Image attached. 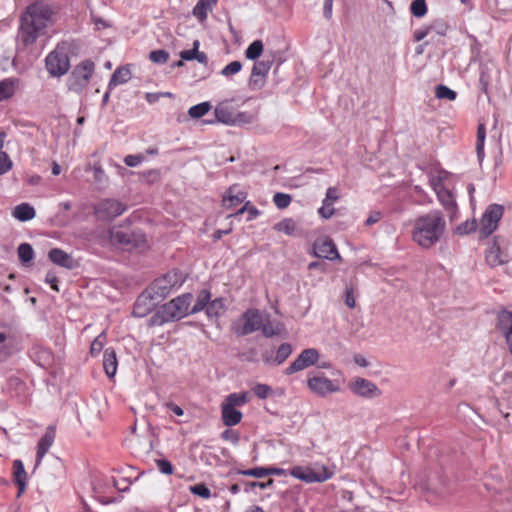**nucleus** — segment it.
<instances>
[{"instance_id": "1", "label": "nucleus", "mask_w": 512, "mask_h": 512, "mask_svg": "<svg viewBox=\"0 0 512 512\" xmlns=\"http://www.w3.org/2000/svg\"><path fill=\"white\" fill-rule=\"evenodd\" d=\"M52 10L44 2L30 4L21 14L18 29V41L27 47L35 43L37 38L44 33L51 20Z\"/></svg>"}, {"instance_id": "2", "label": "nucleus", "mask_w": 512, "mask_h": 512, "mask_svg": "<svg viewBox=\"0 0 512 512\" xmlns=\"http://www.w3.org/2000/svg\"><path fill=\"white\" fill-rule=\"evenodd\" d=\"M445 231L446 220L443 214L434 210L414 220L411 236L420 247L429 249L442 239Z\"/></svg>"}, {"instance_id": "3", "label": "nucleus", "mask_w": 512, "mask_h": 512, "mask_svg": "<svg viewBox=\"0 0 512 512\" xmlns=\"http://www.w3.org/2000/svg\"><path fill=\"white\" fill-rule=\"evenodd\" d=\"M193 300L191 293H184L171 301L163 304L150 318L151 325L162 326L165 323L179 321L190 313V305Z\"/></svg>"}, {"instance_id": "4", "label": "nucleus", "mask_w": 512, "mask_h": 512, "mask_svg": "<svg viewBox=\"0 0 512 512\" xmlns=\"http://www.w3.org/2000/svg\"><path fill=\"white\" fill-rule=\"evenodd\" d=\"M259 330L265 337L278 335L281 331L278 325L274 326L270 322H265L261 311L254 308L247 309L234 328L238 336L249 335Z\"/></svg>"}, {"instance_id": "5", "label": "nucleus", "mask_w": 512, "mask_h": 512, "mask_svg": "<svg viewBox=\"0 0 512 512\" xmlns=\"http://www.w3.org/2000/svg\"><path fill=\"white\" fill-rule=\"evenodd\" d=\"M187 275L179 270L172 269L162 276L156 278L147 290L154 296L156 301H162L173 291L179 289L186 281Z\"/></svg>"}, {"instance_id": "6", "label": "nucleus", "mask_w": 512, "mask_h": 512, "mask_svg": "<svg viewBox=\"0 0 512 512\" xmlns=\"http://www.w3.org/2000/svg\"><path fill=\"white\" fill-rule=\"evenodd\" d=\"M69 47L66 43L58 44L45 59L48 73L52 77H61L70 69Z\"/></svg>"}, {"instance_id": "7", "label": "nucleus", "mask_w": 512, "mask_h": 512, "mask_svg": "<svg viewBox=\"0 0 512 512\" xmlns=\"http://www.w3.org/2000/svg\"><path fill=\"white\" fill-rule=\"evenodd\" d=\"M109 240L113 245H117L127 251L142 248L146 243L145 236L140 231L120 228L109 230Z\"/></svg>"}, {"instance_id": "8", "label": "nucleus", "mask_w": 512, "mask_h": 512, "mask_svg": "<svg viewBox=\"0 0 512 512\" xmlns=\"http://www.w3.org/2000/svg\"><path fill=\"white\" fill-rule=\"evenodd\" d=\"M94 69L95 64L91 60H84L75 66L67 78L68 89L76 93H81L88 85Z\"/></svg>"}, {"instance_id": "9", "label": "nucleus", "mask_w": 512, "mask_h": 512, "mask_svg": "<svg viewBox=\"0 0 512 512\" xmlns=\"http://www.w3.org/2000/svg\"><path fill=\"white\" fill-rule=\"evenodd\" d=\"M334 472L321 464L313 466H296L290 475L306 483H321L332 478Z\"/></svg>"}, {"instance_id": "10", "label": "nucleus", "mask_w": 512, "mask_h": 512, "mask_svg": "<svg viewBox=\"0 0 512 512\" xmlns=\"http://www.w3.org/2000/svg\"><path fill=\"white\" fill-rule=\"evenodd\" d=\"M308 388L316 395L325 397L329 394L340 391V385L337 380H330L322 373H317L307 380Z\"/></svg>"}, {"instance_id": "11", "label": "nucleus", "mask_w": 512, "mask_h": 512, "mask_svg": "<svg viewBox=\"0 0 512 512\" xmlns=\"http://www.w3.org/2000/svg\"><path fill=\"white\" fill-rule=\"evenodd\" d=\"M126 211V206L115 199H104L95 207L96 215L102 220L114 219Z\"/></svg>"}, {"instance_id": "12", "label": "nucleus", "mask_w": 512, "mask_h": 512, "mask_svg": "<svg viewBox=\"0 0 512 512\" xmlns=\"http://www.w3.org/2000/svg\"><path fill=\"white\" fill-rule=\"evenodd\" d=\"M19 351L16 335L9 329H0V362L6 361Z\"/></svg>"}, {"instance_id": "13", "label": "nucleus", "mask_w": 512, "mask_h": 512, "mask_svg": "<svg viewBox=\"0 0 512 512\" xmlns=\"http://www.w3.org/2000/svg\"><path fill=\"white\" fill-rule=\"evenodd\" d=\"M348 388L355 395L364 398H374L380 395V390L373 382L361 377H357L350 381Z\"/></svg>"}, {"instance_id": "14", "label": "nucleus", "mask_w": 512, "mask_h": 512, "mask_svg": "<svg viewBox=\"0 0 512 512\" xmlns=\"http://www.w3.org/2000/svg\"><path fill=\"white\" fill-rule=\"evenodd\" d=\"M160 301H156L154 296L147 288L137 297L132 314L135 317L142 318L148 315Z\"/></svg>"}, {"instance_id": "15", "label": "nucleus", "mask_w": 512, "mask_h": 512, "mask_svg": "<svg viewBox=\"0 0 512 512\" xmlns=\"http://www.w3.org/2000/svg\"><path fill=\"white\" fill-rule=\"evenodd\" d=\"M319 352L315 348L304 349L297 358L290 364V373L302 371L316 364L319 359Z\"/></svg>"}, {"instance_id": "16", "label": "nucleus", "mask_w": 512, "mask_h": 512, "mask_svg": "<svg viewBox=\"0 0 512 512\" xmlns=\"http://www.w3.org/2000/svg\"><path fill=\"white\" fill-rule=\"evenodd\" d=\"M313 249L316 257L328 260L341 259L336 245L330 238L318 239L315 241Z\"/></svg>"}, {"instance_id": "17", "label": "nucleus", "mask_w": 512, "mask_h": 512, "mask_svg": "<svg viewBox=\"0 0 512 512\" xmlns=\"http://www.w3.org/2000/svg\"><path fill=\"white\" fill-rule=\"evenodd\" d=\"M271 67V62L269 60H261L256 61L253 65L249 85L252 89H259L264 84V78L268 74Z\"/></svg>"}, {"instance_id": "18", "label": "nucleus", "mask_w": 512, "mask_h": 512, "mask_svg": "<svg viewBox=\"0 0 512 512\" xmlns=\"http://www.w3.org/2000/svg\"><path fill=\"white\" fill-rule=\"evenodd\" d=\"M29 356L34 363L42 368H48L54 361L52 352L40 344H35L31 347Z\"/></svg>"}, {"instance_id": "19", "label": "nucleus", "mask_w": 512, "mask_h": 512, "mask_svg": "<svg viewBox=\"0 0 512 512\" xmlns=\"http://www.w3.org/2000/svg\"><path fill=\"white\" fill-rule=\"evenodd\" d=\"M56 436L55 426L50 425L46 428L44 435L38 442L37 446V455H36V463L35 466H39L43 457L46 455L52 444L54 443Z\"/></svg>"}, {"instance_id": "20", "label": "nucleus", "mask_w": 512, "mask_h": 512, "mask_svg": "<svg viewBox=\"0 0 512 512\" xmlns=\"http://www.w3.org/2000/svg\"><path fill=\"white\" fill-rule=\"evenodd\" d=\"M48 257L54 264L69 270L75 269L78 266L77 260L60 248L51 249L48 252Z\"/></svg>"}, {"instance_id": "21", "label": "nucleus", "mask_w": 512, "mask_h": 512, "mask_svg": "<svg viewBox=\"0 0 512 512\" xmlns=\"http://www.w3.org/2000/svg\"><path fill=\"white\" fill-rule=\"evenodd\" d=\"M214 114L218 122L235 125L236 111L228 101L219 103L214 109Z\"/></svg>"}, {"instance_id": "22", "label": "nucleus", "mask_w": 512, "mask_h": 512, "mask_svg": "<svg viewBox=\"0 0 512 512\" xmlns=\"http://www.w3.org/2000/svg\"><path fill=\"white\" fill-rule=\"evenodd\" d=\"M246 197L247 194L244 191H241L236 185H233L227 190L222 202L225 207L230 208L244 202Z\"/></svg>"}, {"instance_id": "23", "label": "nucleus", "mask_w": 512, "mask_h": 512, "mask_svg": "<svg viewBox=\"0 0 512 512\" xmlns=\"http://www.w3.org/2000/svg\"><path fill=\"white\" fill-rule=\"evenodd\" d=\"M14 469V482L18 486L17 497H20L26 489L27 474L24 468V464L21 460L17 459L13 462Z\"/></svg>"}, {"instance_id": "24", "label": "nucleus", "mask_w": 512, "mask_h": 512, "mask_svg": "<svg viewBox=\"0 0 512 512\" xmlns=\"http://www.w3.org/2000/svg\"><path fill=\"white\" fill-rule=\"evenodd\" d=\"M118 361L113 348L109 347L104 350L103 368L109 378H113L117 372Z\"/></svg>"}, {"instance_id": "25", "label": "nucleus", "mask_w": 512, "mask_h": 512, "mask_svg": "<svg viewBox=\"0 0 512 512\" xmlns=\"http://www.w3.org/2000/svg\"><path fill=\"white\" fill-rule=\"evenodd\" d=\"M221 416L224 425L229 427L237 425L242 419V413L239 410L223 403L221 405Z\"/></svg>"}, {"instance_id": "26", "label": "nucleus", "mask_w": 512, "mask_h": 512, "mask_svg": "<svg viewBox=\"0 0 512 512\" xmlns=\"http://www.w3.org/2000/svg\"><path fill=\"white\" fill-rule=\"evenodd\" d=\"M499 328L504 334L512 354V312H503L499 316Z\"/></svg>"}, {"instance_id": "27", "label": "nucleus", "mask_w": 512, "mask_h": 512, "mask_svg": "<svg viewBox=\"0 0 512 512\" xmlns=\"http://www.w3.org/2000/svg\"><path fill=\"white\" fill-rule=\"evenodd\" d=\"M35 214L36 212L34 207L28 203H21L15 206L12 211L13 217L21 222L32 220L35 217Z\"/></svg>"}, {"instance_id": "28", "label": "nucleus", "mask_w": 512, "mask_h": 512, "mask_svg": "<svg viewBox=\"0 0 512 512\" xmlns=\"http://www.w3.org/2000/svg\"><path fill=\"white\" fill-rule=\"evenodd\" d=\"M131 79V71L127 67L117 68L108 83L109 89H113L119 85L127 83Z\"/></svg>"}, {"instance_id": "29", "label": "nucleus", "mask_w": 512, "mask_h": 512, "mask_svg": "<svg viewBox=\"0 0 512 512\" xmlns=\"http://www.w3.org/2000/svg\"><path fill=\"white\" fill-rule=\"evenodd\" d=\"M439 202L443 205V207L450 213H454L457 208V204L455 201V197L451 190L446 187L436 193Z\"/></svg>"}, {"instance_id": "30", "label": "nucleus", "mask_w": 512, "mask_h": 512, "mask_svg": "<svg viewBox=\"0 0 512 512\" xmlns=\"http://www.w3.org/2000/svg\"><path fill=\"white\" fill-rule=\"evenodd\" d=\"M448 177V172L445 170H438L428 174L429 183L435 193L442 191L445 188L444 181Z\"/></svg>"}, {"instance_id": "31", "label": "nucleus", "mask_w": 512, "mask_h": 512, "mask_svg": "<svg viewBox=\"0 0 512 512\" xmlns=\"http://www.w3.org/2000/svg\"><path fill=\"white\" fill-rule=\"evenodd\" d=\"M210 299H211L210 292L206 289L201 290L197 295L196 303L190 309V313L196 314V313L206 309Z\"/></svg>"}, {"instance_id": "32", "label": "nucleus", "mask_w": 512, "mask_h": 512, "mask_svg": "<svg viewBox=\"0 0 512 512\" xmlns=\"http://www.w3.org/2000/svg\"><path fill=\"white\" fill-rule=\"evenodd\" d=\"M486 138V130L484 124H479L477 129V141H476V152L479 162L481 163L484 159V143Z\"/></svg>"}, {"instance_id": "33", "label": "nucleus", "mask_w": 512, "mask_h": 512, "mask_svg": "<svg viewBox=\"0 0 512 512\" xmlns=\"http://www.w3.org/2000/svg\"><path fill=\"white\" fill-rule=\"evenodd\" d=\"M249 401L248 393H231L226 398L223 404L236 408V406H242Z\"/></svg>"}, {"instance_id": "34", "label": "nucleus", "mask_w": 512, "mask_h": 512, "mask_svg": "<svg viewBox=\"0 0 512 512\" xmlns=\"http://www.w3.org/2000/svg\"><path fill=\"white\" fill-rule=\"evenodd\" d=\"M18 257L20 261L26 265L30 263L34 258V250L29 243H22L17 249Z\"/></svg>"}, {"instance_id": "35", "label": "nucleus", "mask_w": 512, "mask_h": 512, "mask_svg": "<svg viewBox=\"0 0 512 512\" xmlns=\"http://www.w3.org/2000/svg\"><path fill=\"white\" fill-rule=\"evenodd\" d=\"M486 262L491 266L495 267L501 265L505 260L501 257V251L498 246L491 247L486 253Z\"/></svg>"}, {"instance_id": "36", "label": "nucleus", "mask_w": 512, "mask_h": 512, "mask_svg": "<svg viewBox=\"0 0 512 512\" xmlns=\"http://www.w3.org/2000/svg\"><path fill=\"white\" fill-rule=\"evenodd\" d=\"M224 310V301L222 298H216L214 300H210L205 311L209 318L218 317L220 313Z\"/></svg>"}, {"instance_id": "37", "label": "nucleus", "mask_w": 512, "mask_h": 512, "mask_svg": "<svg viewBox=\"0 0 512 512\" xmlns=\"http://www.w3.org/2000/svg\"><path fill=\"white\" fill-rule=\"evenodd\" d=\"M497 228V225L493 223V221L483 214L480 223H479V233L482 237H488L491 235Z\"/></svg>"}, {"instance_id": "38", "label": "nucleus", "mask_w": 512, "mask_h": 512, "mask_svg": "<svg viewBox=\"0 0 512 512\" xmlns=\"http://www.w3.org/2000/svg\"><path fill=\"white\" fill-rule=\"evenodd\" d=\"M180 57L183 61L196 60L200 64L207 65L208 57L205 53H195L193 50H183L180 52Z\"/></svg>"}, {"instance_id": "39", "label": "nucleus", "mask_w": 512, "mask_h": 512, "mask_svg": "<svg viewBox=\"0 0 512 512\" xmlns=\"http://www.w3.org/2000/svg\"><path fill=\"white\" fill-rule=\"evenodd\" d=\"M263 52V43L261 40L253 41L246 49L245 56L249 60H256Z\"/></svg>"}, {"instance_id": "40", "label": "nucleus", "mask_w": 512, "mask_h": 512, "mask_svg": "<svg viewBox=\"0 0 512 512\" xmlns=\"http://www.w3.org/2000/svg\"><path fill=\"white\" fill-rule=\"evenodd\" d=\"M503 213H504V208L503 206L501 205H498V204H491L487 207L486 211L484 212V214L489 217L494 224H496L498 226V222L500 221V219L502 218L503 216Z\"/></svg>"}, {"instance_id": "41", "label": "nucleus", "mask_w": 512, "mask_h": 512, "mask_svg": "<svg viewBox=\"0 0 512 512\" xmlns=\"http://www.w3.org/2000/svg\"><path fill=\"white\" fill-rule=\"evenodd\" d=\"M211 105L209 102H202L197 105L190 107L188 114L191 118L199 119L209 112Z\"/></svg>"}, {"instance_id": "42", "label": "nucleus", "mask_w": 512, "mask_h": 512, "mask_svg": "<svg viewBox=\"0 0 512 512\" xmlns=\"http://www.w3.org/2000/svg\"><path fill=\"white\" fill-rule=\"evenodd\" d=\"M14 94V83L9 79L0 81V101L9 99Z\"/></svg>"}, {"instance_id": "43", "label": "nucleus", "mask_w": 512, "mask_h": 512, "mask_svg": "<svg viewBox=\"0 0 512 512\" xmlns=\"http://www.w3.org/2000/svg\"><path fill=\"white\" fill-rule=\"evenodd\" d=\"M106 342V333L101 332L91 343L90 354L92 356L98 355L102 350Z\"/></svg>"}, {"instance_id": "44", "label": "nucleus", "mask_w": 512, "mask_h": 512, "mask_svg": "<svg viewBox=\"0 0 512 512\" xmlns=\"http://www.w3.org/2000/svg\"><path fill=\"white\" fill-rule=\"evenodd\" d=\"M410 11L414 17L421 18L427 13V5L423 0H413L410 5Z\"/></svg>"}, {"instance_id": "45", "label": "nucleus", "mask_w": 512, "mask_h": 512, "mask_svg": "<svg viewBox=\"0 0 512 512\" xmlns=\"http://www.w3.org/2000/svg\"><path fill=\"white\" fill-rule=\"evenodd\" d=\"M456 96V92L445 85H438L436 87V97L438 99L453 101L456 99Z\"/></svg>"}, {"instance_id": "46", "label": "nucleus", "mask_w": 512, "mask_h": 512, "mask_svg": "<svg viewBox=\"0 0 512 512\" xmlns=\"http://www.w3.org/2000/svg\"><path fill=\"white\" fill-rule=\"evenodd\" d=\"M149 59L156 64H165L169 59V53L163 49L153 50L149 54Z\"/></svg>"}, {"instance_id": "47", "label": "nucleus", "mask_w": 512, "mask_h": 512, "mask_svg": "<svg viewBox=\"0 0 512 512\" xmlns=\"http://www.w3.org/2000/svg\"><path fill=\"white\" fill-rule=\"evenodd\" d=\"M189 490L194 495H197L203 499H208L211 496L210 489L204 483H198L196 485L190 486Z\"/></svg>"}, {"instance_id": "48", "label": "nucleus", "mask_w": 512, "mask_h": 512, "mask_svg": "<svg viewBox=\"0 0 512 512\" xmlns=\"http://www.w3.org/2000/svg\"><path fill=\"white\" fill-rule=\"evenodd\" d=\"M240 474L244 476H251L255 478H263L270 475V471L266 467H255L247 470H243Z\"/></svg>"}, {"instance_id": "49", "label": "nucleus", "mask_w": 512, "mask_h": 512, "mask_svg": "<svg viewBox=\"0 0 512 512\" xmlns=\"http://www.w3.org/2000/svg\"><path fill=\"white\" fill-rule=\"evenodd\" d=\"M245 212L248 213L247 221L255 219L260 214L259 210L255 206L251 205L250 202H246L244 206L237 211L236 215H241Z\"/></svg>"}, {"instance_id": "50", "label": "nucleus", "mask_w": 512, "mask_h": 512, "mask_svg": "<svg viewBox=\"0 0 512 512\" xmlns=\"http://www.w3.org/2000/svg\"><path fill=\"white\" fill-rule=\"evenodd\" d=\"M242 68L240 61H232L221 70V75L228 77L238 73Z\"/></svg>"}, {"instance_id": "51", "label": "nucleus", "mask_w": 512, "mask_h": 512, "mask_svg": "<svg viewBox=\"0 0 512 512\" xmlns=\"http://www.w3.org/2000/svg\"><path fill=\"white\" fill-rule=\"evenodd\" d=\"M319 215L324 219L331 218L334 213L335 209L333 207V203L326 202L325 200L322 201V206L318 209Z\"/></svg>"}, {"instance_id": "52", "label": "nucleus", "mask_w": 512, "mask_h": 512, "mask_svg": "<svg viewBox=\"0 0 512 512\" xmlns=\"http://www.w3.org/2000/svg\"><path fill=\"white\" fill-rule=\"evenodd\" d=\"M156 466L158 470L165 475H171L173 473V465L167 459L156 460Z\"/></svg>"}, {"instance_id": "53", "label": "nucleus", "mask_w": 512, "mask_h": 512, "mask_svg": "<svg viewBox=\"0 0 512 512\" xmlns=\"http://www.w3.org/2000/svg\"><path fill=\"white\" fill-rule=\"evenodd\" d=\"M208 11L211 10L205 7L204 5H201L200 2H197V4L193 8L192 13L197 19H199L200 21H204L208 16Z\"/></svg>"}, {"instance_id": "54", "label": "nucleus", "mask_w": 512, "mask_h": 512, "mask_svg": "<svg viewBox=\"0 0 512 512\" xmlns=\"http://www.w3.org/2000/svg\"><path fill=\"white\" fill-rule=\"evenodd\" d=\"M478 227V224L476 222L475 219L471 220V221H466L464 223H462L461 225H459L457 227V231L459 234H468L470 232H473L477 229Z\"/></svg>"}, {"instance_id": "55", "label": "nucleus", "mask_w": 512, "mask_h": 512, "mask_svg": "<svg viewBox=\"0 0 512 512\" xmlns=\"http://www.w3.org/2000/svg\"><path fill=\"white\" fill-rule=\"evenodd\" d=\"M252 390L254 394L260 399L267 398L271 392V388L266 384H256Z\"/></svg>"}, {"instance_id": "56", "label": "nucleus", "mask_w": 512, "mask_h": 512, "mask_svg": "<svg viewBox=\"0 0 512 512\" xmlns=\"http://www.w3.org/2000/svg\"><path fill=\"white\" fill-rule=\"evenodd\" d=\"M273 202L275 205L280 208L284 209L288 207V194L278 192L273 197Z\"/></svg>"}, {"instance_id": "57", "label": "nucleus", "mask_w": 512, "mask_h": 512, "mask_svg": "<svg viewBox=\"0 0 512 512\" xmlns=\"http://www.w3.org/2000/svg\"><path fill=\"white\" fill-rule=\"evenodd\" d=\"M144 159H145L144 156L141 154L127 155L124 158V163L128 167H137L140 163H142L144 161Z\"/></svg>"}, {"instance_id": "58", "label": "nucleus", "mask_w": 512, "mask_h": 512, "mask_svg": "<svg viewBox=\"0 0 512 512\" xmlns=\"http://www.w3.org/2000/svg\"><path fill=\"white\" fill-rule=\"evenodd\" d=\"M222 439L230 441L233 445H237L240 440V435L234 430H225L221 434Z\"/></svg>"}, {"instance_id": "59", "label": "nucleus", "mask_w": 512, "mask_h": 512, "mask_svg": "<svg viewBox=\"0 0 512 512\" xmlns=\"http://www.w3.org/2000/svg\"><path fill=\"white\" fill-rule=\"evenodd\" d=\"M12 166V162L6 153H0V175L5 174Z\"/></svg>"}, {"instance_id": "60", "label": "nucleus", "mask_w": 512, "mask_h": 512, "mask_svg": "<svg viewBox=\"0 0 512 512\" xmlns=\"http://www.w3.org/2000/svg\"><path fill=\"white\" fill-rule=\"evenodd\" d=\"M288 358V344H282L276 354L275 361L277 364L283 363Z\"/></svg>"}, {"instance_id": "61", "label": "nucleus", "mask_w": 512, "mask_h": 512, "mask_svg": "<svg viewBox=\"0 0 512 512\" xmlns=\"http://www.w3.org/2000/svg\"><path fill=\"white\" fill-rule=\"evenodd\" d=\"M45 282L48 283L53 290H55L57 292L59 291L58 278H57L55 272H53V271L47 272V274L45 276Z\"/></svg>"}, {"instance_id": "62", "label": "nucleus", "mask_w": 512, "mask_h": 512, "mask_svg": "<svg viewBox=\"0 0 512 512\" xmlns=\"http://www.w3.org/2000/svg\"><path fill=\"white\" fill-rule=\"evenodd\" d=\"M339 199L338 189L336 187H329L326 191L325 200L334 204Z\"/></svg>"}, {"instance_id": "63", "label": "nucleus", "mask_w": 512, "mask_h": 512, "mask_svg": "<svg viewBox=\"0 0 512 512\" xmlns=\"http://www.w3.org/2000/svg\"><path fill=\"white\" fill-rule=\"evenodd\" d=\"M252 116L246 112H236L235 125L241 123H251Z\"/></svg>"}, {"instance_id": "64", "label": "nucleus", "mask_w": 512, "mask_h": 512, "mask_svg": "<svg viewBox=\"0 0 512 512\" xmlns=\"http://www.w3.org/2000/svg\"><path fill=\"white\" fill-rule=\"evenodd\" d=\"M434 27H435L434 25H430L429 27H427L425 29L416 30L414 33L415 40L416 41L423 40L430 33V31H432L434 29Z\"/></svg>"}]
</instances>
